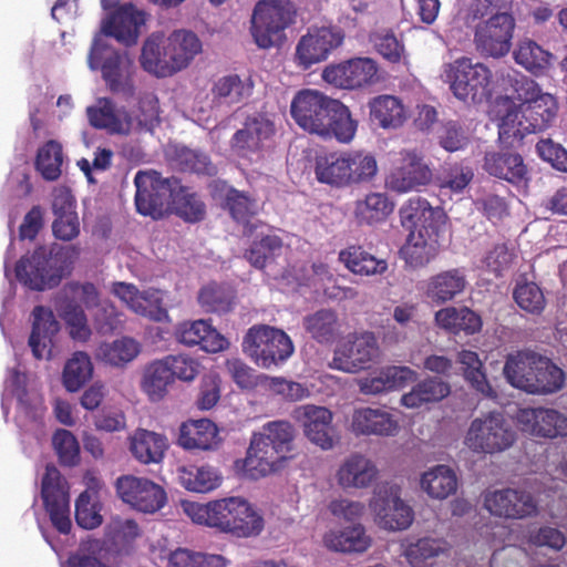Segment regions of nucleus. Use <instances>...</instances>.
I'll return each instance as SVG.
<instances>
[{
	"label": "nucleus",
	"instance_id": "1",
	"mask_svg": "<svg viewBox=\"0 0 567 567\" xmlns=\"http://www.w3.org/2000/svg\"><path fill=\"white\" fill-rule=\"evenodd\" d=\"M399 216L402 227L409 231L401 249L405 262L412 268L426 266L439 254V239L447 221L445 212L431 206L425 198L413 197L401 206Z\"/></svg>",
	"mask_w": 567,
	"mask_h": 567
},
{
	"label": "nucleus",
	"instance_id": "2",
	"mask_svg": "<svg viewBox=\"0 0 567 567\" xmlns=\"http://www.w3.org/2000/svg\"><path fill=\"white\" fill-rule=\"evenodd\" d=\"M183 509L194 523L235 538L257 537L265 527L262 515L240 496L207 503L184 502Z\"/></svg>",
	"mask_w": 567,
	"mask_h": 567
},
{
	"label": "nucleus",
	"instance_id": "3",
	"mask_svg": "<svg viewBox=\"0 0 567 567\" xmlns=\"http://www.w3.org/2000/svg\"><path fill=\"white\" fill-rule=\"evenodd\" d=\"M296 432L289 421H270L262 425L259 433H254L241 461V470L252 480L265 477L281 470L292 457Z\"/></svg>",
	"mask_w": 567,
	"mask_h": 567
},
{
	"label": "nucleus",
	"instance_id": "4",
	"mask_svg": "<svg viewBox=\"0 0 567 567\" xmlns=\"http://www.w3.org/2000/svg\"><path fill=\"white\" fill-rule=\"evenodd\" d=\"M79 252L75 246H39L18 260L16 277L19 282L34 291L55 288L70 274Z\"/></svg>",
	"mask_w": 567,
	"mask_h": 567
},
{
	"label": "nucleus",
	"instance_id": "5",
	"mask_svg": "<svg viewBox=\"0 0 567 567\" xmlns=\"http://www.w3.org/2000/svg\"><path fill=\"white\" fill-rule=\"evenodd\" d=\"M558 102L549 93L529 104H513L501 117L498 135L508 144L522 141L527 134L549 128L558 114Z\"/></svg>",
	"mask_w": 567,
	"mask_h": 567
},
{
	"label": "nucleus",
	"instance_id": "6",
	"mask_svg": "<svg viewBox=\"0 0 567 567\" xmlns=\"http://www.w3.org/2000/svg\"><path fill=\"white\" fill-rule=\"evenodd\" d=\"M89 68L100 70L106 89L125 101L135 96V65L126 52L112 48L103 38L93 40L89 55Z\"/></svg>",
	"mask_w": 567,
	"mask_h": 567
},
{
	"label": "nucleus",
	"instance_id": "7",
	"mask_svg": "<svg viewBox=\"0 0 567 567\" xmlns=\"http://www.w3.org/2000/svg\"><path fill=\"white\" fill-rule=\"evenodd\" d=\"M101 302L96 286L85 281H70L55 297L54 307L60 318L70 329L74 340L86 341L91 336L87 317L82 306L94 309Z\"/></svg>",
	"mask_w": 567,
	"mask_h": 567
},
{
	"label": "nucleus",
	"instance_id": "8",
	"mask_svg": "<svg viewBox=\"0 0 567 567\" xmlns=\"http://www.w3.org/2000/svg\"><path fill=\"white\" fill-rule=\"evenodd\" d=\"M444 81L463 102L482 103L492 96V71L483 63L462 56L444 65Z\"/></svg>",
	"mask_w": 567,
	"mask_h": 567
},
{
	"label": "nucleus",
	"instance_id": "9",
	"mask_svg": "<svg viewBox=\"0 0 567 567\" xmlns=\"http://www.w3.org/2000/svg\"><path fill=\"white\" fill-rule=\"evenodd\" d=\"M296 8L289 0H260L251 17V35L261 49L280 45L285 30L293 23Z\"/></svg>",
	"mask_w": 567,
	"mask_h": 567
},
{
	"label": "nucleus",
	"instance_id": "10",
	"mask_svg": "<svg viewBox=\"0 0 567 567\" xmlns=\"http://www.w3.org/2000/svg\"><path fill=\"white\" fill-rule=\"evenodd\" d=\"M517 433L502 412L492 411L472 420L464 444L474 453L496 454L516 442Z\"/></svg>",
	"mask_w": 567,
	"mask_h": 567
},
{
	"label": "nucleus",
	"instance_id": "11",
	"mask_svg": "<svg viewBox=\"0 0 567 567\" xmlns=\"http://www.w3.org/2000/svg\"><path fill=\"white\" fill-rule=\"evenodd\" d=\"M243 348L264 369L286 362L295 350L290 337L284 330L267 324L250 327L244 337Z\"/></svg>",
	"mask_w": 567,
	"mask_h": 567
},
{
	"label": "nucleus",
	"instance_id": "12",
	"mask_svg": "<svg viewBox=\"0 0 567 567\" xmlns=\"http://www.w3.org/2000/svg\"><path fill=\"white\" fill-rule=\"evenodd\" d=\"M516 28L514 16L508 12H496L482 19L474 27V44L476 50L486 56L503 58L512 48Z\"/></svg>",
	"mask_w": 567,
	"mask_h": 567
},
{
	"label": "nucleus",
	"instance_id": "13",
	"mask_svg": "<svg viewBox=\"0 0 567 567\" xmlns=\"http://www.w3.org/2000/svg\"><path fill=\"white\" fill-rule=\"evenodd\" d=\"M136 187L135 206L137 213L159 219L165 212V205L176 189L178 179L175 177L163 178L155 171H140L134 177Z\"/></svg>",
	"mask_w": 567,
	"mask_h": 567
},
{
	"label": "nucleus",
	"instance_id": "14",
	"mask_svg": "<svg viewBox=\"0 0 567 567\" xmlns=\"http://www.w3.org/2000/svg\"><path fill=\"white\" fill-rule=\"evenodd\" d=\"M379 354L377 337L371 331L349 333L334 350L331 368L355 373L370 367Z\"/></svg>",
	"mask_w": 567,
	"mask_h": 567
},
{
	"label": "nucleus",
	"instance_id": "15",
	"mask_svg": "<svg viewBox=\"0 0 567 567\" xmlns=\"http://www.w3.org/2000/svg\"><path fill=\"white\" fill-rule=\"evenodd\" d=\"M370 508L377 524L389 530L406 529L413 522V511L400 497V488L390 483L377 485Z\"/></svg>",
	"mask_w": 567,
	"mask_h": 567
},
{
	"label": "nucleus",
	"instance_id": "16",
	"mask_svg": "<svg viewBox=\"0 0 567 567\" xmlns=\"http://www.w3.org/2000/svg\"><path fill=\"white\" fill-rule=\"evenodd\" d=\"M433 181V172L424 157L416 151H402L400 158L385 177V187L404 194L420 190Z\"/></svg>",
	"mask_w": 567,
	"mask_h": 567
},
{
	"label": "nucleus",
	"instance_id": "17",
	"mask_svg": "<svg viewBox=\"0 0 567 567\" xmlns=\"http://www.w3.org/2000/svg\"><path fill=\"white\" fill-rule=\"evenodd\" d=\"M41 496L54 528L61 534H69L72 527L69 487L54 465L45 467L41 482Z\"/></svg>",
	"mask_w": 567,
	"mask_h": 567
},
{
	"label": "nucleus",
	"instance_id": "18",
	"mask_svg": "<svg viewBox=\"0 0 567 567\" xmlns=\"http://www.w3.org/2000/svg\"><path fill=\"white\" fill-rule=\"evenodd\" d=\"M322 79L338 89H365L379 82V66L371 58H352L326 66Z\"/></svg>",
	"mask_w": 567,
	"mask_h": 567
},
{
	"label": "nucleus",
	"instance_id": "19",
	"mask_svg": "<svg viewBox=\"0 0 567 567\" xmlns=\"http://www.w3.org/2000/svg\"><path fill=\"white\" fill-rule=\"evenodd\" d=\"M336 100L317 90H300L290 104L291 117L303 131L319 135Z\"/></svg>",
	"mask_w": 567,
	"mask_h": 567
},
{
	"label": "nucleus",
	"instance_id": "20",
	"mask_svg": "<svg viewBox=\"0 0 567 567\" xmlns=\"http://www.w3.org/2000/svg\"><path fill=\"white\" fill-rule=\"evenodd\" d=\"M344 32L339 27H313L308 29L296 47L298 65L309 69L316 63L326 61L332 51L344 41Z\"/></svg>",
	"mask_w": 567,
	"mask_h": 567
},
{
	"label": "nucleus",
	"instance_id": "21",
	"mask_svg": "<svg viewBox=\"0 0 567 567\" xmlns=\"http://www.w3.org/2000/svg\"><path fill=\"white\" fill-rule=\"evenodd\" d=\"M484 507L491 515L505 519H525L538 514V502L522 488H503L484 496Z\"/></svg>",
	"mask_w": 567,
	"mask_h": 567
},
{
	"label": "nucleus",
	"instance_id": "22",
	"mask_svg": "<svg viewBox=\"0 0 567 567\" xmlns=\"http://www.w3.org/2000/svg\"><path fill=\"white\" fill-rule=\"evenodd\" d=\"M275 133V124L266 115H250L245 120L243 127L231 136L230 150L238 157L251 158L264 151Z\"/></svg>",
	"mask_w": 567,
	"mask_h": 567
},
{
	"label": "nucleus",
	"instance_id": "23",
	"mask_svg": "<svg viewBox=\"0 0 567 567\" xmlns=\"http://www.w3.org/2000/svg\"><path fill=\"white\" fill-rule=\"evenodd\" d=\"M116 492L124 503L143 513H155L166 503L164 488L147 478L121 476L116 481Z\"/></svg>",
	"mask_w": 567,
	"mask_h": 567
},
{
	"label": "nucleus",
	"instance_id": "24",
	"mask_svg": "<svg viewBox=\"0 0 567 567\" xmlns=\"http://www.w3.org/2000/svg\"><path fill=\"white\" fill-rule=\"evenodd\" d=\"M297 419L302 425L305 436L321 450H331L338 437L332 425L333 414L324 408L306 404L297 410Z\"/></svg>",
	"mask_w": 567,
	"mask_h": 567
},
{
	"label": "nucleus",
	"instance_id": "25",
	"mask_svg": "<svg viewBox=\"0 0 567 567\" xmlns=\"http://www.w3.org/2000/svg\"><path fill=\"white\" fill-rule=\"evenodd\" d=\"M524 432L533 436L556 439L567 436V416L554 409H524L518 413Z\"/></svg>",
	"mask_w": 567,
	"mask_h": 567
},
{
	"label": "nucleus",
	"instance_id": "26",
	"mask_svg": "<svg viewBox=\"0 0 567 567\" xmlns=\"http://www.w3.org/2000/svg\"><path fill=\"white\" fill-rule=\"evenodd\" d=\"M350 429L355 435L392 436L399 431V423L385 410L358 408L351 415Z\"/></svg>",
	"mask_w": 567,
	"mask_h": 567
},
{
	"label": "nucleus",
	"instance_id": "27",
	"mask_svg": "<svg viewBox=\"0 0 567 567\" xmlns=\"http://www.w3.org/2000/svg\"><path fill=\"white\" fill-rule=\"evenodd\" d=\"M467 284L463 268H451L431 276L425 282L424 293L434 305H444L462 295Z\"/></svg>",
	"mask_w": 567,
	"mask_h": 567
},
{
	"label": "nucleus",
	"instance_id": "28",
	"mask_svg": "<svg viewBox=\"0 0 567 567\" xmlns=\"http://www.w3.org/2000/svg\"><path fill=\"white\" fill-rule=\"evenodd\" d=\"M483 168L488 175L513 185H519L528 181L527 166L518 153L508 151L486 152Z\"/></svg>",
	"mask_w": 567,
	"mask_h": 567
},
{
	"label": "nucleus",
	"instance_id": "29",
	"mask_svg": "<svg viewBox=\"0 0 567 567\" xmlns=\"http://www.w3.org/2000/svg\"><path fill=\"white\" fill-rule=\"evenodd\" d=\"M176 338L185 346H199L209 353L223 351L229 344L223 334L203 319L181 323L176 330Z\"/></svg>",
	"mask_w": 567,
	"mask_h": 567
},
{
	"label": "nucleus",
	"instance_id": "30",
	"mask_svg": "<svg viewBox=\"0 0 567 567\" xmlns=\"http://www.w3.org/2000/svg\"><path fill=\"white\" fill-rule=\"evenodd\" d=\"M375 464L360 453L349 455L339 466L336 478L342 488L369 487L378 476Z\"/></svg>",
	"mask_w": 567,
	"mask_h": 567
},
{
	"label": "nucleus",
	"instance_id": "31",
	"mask_svg": "<svg viewBox=\"0 0 567 567\" xmlns=\"http://www.w3.org/2000/svg\"><path fill=\"white\" fill-rule=\"evenodd\" d=\"M177 442L185 450L209 451L219 444L220 437L210 420H189L181 425Z\"/></svg>",
	"mask_w": 567,
	"mask_h": 567
},
{
	"label": "nucleus",
	"instance_id": "32",
	"mask_svg": "<svg viewBox=\"0 0 567 567\" xmlns=\"http://www.w3.org/2000/svg\"><path fill=\"white\" fill-rule=\"evenodd\" d=\"M33 323L29 338V346L37 359L49 358L51 353L53 336L59 331V322L56 321L52 310L35 306L32 311Z\"/></svg>",
	"mask_w": 567,
	"mask_h": 567
},
{
	"label": "nucleus",
	"instance_id": "33",
	"mask_svg": "<svg viewBox=\"0 0 567 567\" xmlns=\"http://www.w3.org/2000/svg\"><path fill=\"white\" fill-rule=\"evenodd\" d=\"M368 107L370 122L383 130H396L408 118L403 102L394 95L374 96L369 101Z\"/></svg>",
	"mask_w": 567,
	"mask_h": 567
},
{
	"label": "nucleus",
	"instance_id": "34",
	"mask_svg": "<svg viewBox=\"0 0 567 567\" xmlns=\"http://www.w3.org/2000/svg\"><path fill=\"white\" fill-rule=\"evenodd\" d=\"M144 71L158 78L175 73L166 39L162 33H152L144 42L140 58Z\"/></svg>",
	"mask_w": 567,
	"mask_h": 567
},
{
	"label": "nucleus",
	"instance_id": "35",
	"mask_svg": "<svg viewBox=\"0 0 567 567\" xmlns=\"http://www.w3.org/2000/svg\"><path fill=\"white\" fill-rule=\"evenodd\" d=\"M87 118L94 128L105 130L110 134H130V121L125 120V109L116 110L110 97L99 100L97 106L86 110Z\"/></svg>",
	"mask_w": 567,
	"mask_h": 567
},
{
	"label": "nucleus",
	"instance_id": "36",
	"mask_svg": "<svg viewBox=\"0 0 567 567\" xmlns=\"http://www.w3.org/2000/svg\"><path fill=\"white\" fill-rule=\"evenodd\" d=\"M324 546L339 553H364L372 545V538L361 524L342 529L329 530L323 536Z\"/></svg>",
	"mask_w": 567,
	"mask_h": 567
},
{
	"label": "nucleus",
	"instance_id": "37",
	"mask_svg": "<svg viewBox=\"0 0 567 567\" xmlns=\"http://www.w3.org/2000/svg\"><path fill=\"white\" fill-rule=\"evenodd\" d=\"M197 301L206 312L226 315L235 309L237 290L230 284L210 281L199 289Z\"/></svg>",
	"mask_w": 567,
	"mask_h": 567
},
{
	"label": "nucleus",
	"instance_id": "38",
	"mask_svg": "<svg viewBox=\"0 0 567 567\" xmlns=\"http://www.w3.org/2000/svg\"><path fill=\"white\" fill-rule=\"evenodd\" d=\"M254 82L250 76L228 74L214 82L210 93L213 103L217 105L239 104L252 94Z\"/></svg>",
	"mask_w": 567,
	"mask_h": 567
},
{
	"label": "nucleus",
	"instance_id": "39",
	"mask_svg": "<svg viewBox=\"0 0 567 567\" xmlns=\"http://www.w3.org/2000/svg\"><path fill=\"white\" fill-rule=\"evenodd\" d=\"M329 112L328 121L324 122V128L320 131L319 136L324 138H336L338 142L350 143L358 131V121L352 117L350 109L340 100H336Z\"/></svg>",
	"mask_w": 567,
	"mask_h": 567
},
{
	"label": "nucleus",
	"instance_id": "40",
	"mask_svg": "<svg viewBox=\"0 0 567 567\" xmlns=\"http://www.w3.org/2000/svg\"><path fill=\"white\" fill-rule=\"evenodd\" d=\"M166 43L175 73L185 69L202 52V41L196 33L189 30L173 31L166 38Z\"/></svg>",
	"mask_w": 567,
	"mask_h": 567
},
{
	"label": "nucleus",
	"instance_id": "41",
	"mask_svg": "<svg viewBox=\"0 0 567 567\" xmlns=\"http://www.w3.org/2000/svg\"><path fill=\"white\" fill-rule=\"evenodd\" d=\"M393 208L386 194L372 192L355 202L353 216L358 225L373 226L385 221Z\"/></svg>",
	"mask_w": 567,
	"mask_h": 567
},
{
	"label": "nucleus",
	"instance_id": "42",
	"mask_svg": "<svg viewBox=\"0 0 567 567\" xmlns=\"http://www.w3.org/2000/svg\"><path fill=\"white\" fill-rule=\"evenodd\" d=\"M167 446L164 435L144 429L136 430L130 441V451L143 464L159 463Z\"/></svg>",
	"mask_w": 567,
	"mask_h": 567
},
{
	"label": "nucleus",
	"instance_id": "43",
	"mask_svg": "<svg viewBox=\"0 0 567 567\" xmlns=\"http://www.w3.org/2000/svg\"><path fill=\"white\" fill-rule=\"evenodd\" d=\"M346 151L319 154L315 158L318 182L336 188L348 187Z\"/></svg>",
	"mask_w": 567,
	"mask_h": 567
},
{
	"label": "nucleus",
	"instance_id": "44",
	"mask_svg": "<svg viewBox=\"0 0 567 567\" xmlns=\"http://www.w3.org/2000/svg\"><path fill=\"white\" fill-rule=\"evenodd\" d=\"M538 363L534 365L535 373L522 384L527 385V392L532 394L554 393L560 390L565 382V374L560 368L548 358L540 355Z\"/></svg>",
	"mask_w": 567,
	"mask_h": 567
},
{
	"label": "nucleus",
	"instance_id": "45",
	"mask_svg": "<svg viewBox=\"0 0 567 567\" xmlns=\"http://www.w3.org/2000/svg\"><path fill=\"white\" fill-rule=\"evenodd\" d=\"M307 333L321 344H332L340 336L341 323L332 309H319L303 318Z\"/></svg>",
	"mask_w": 567,
	"mask_h": 567
},
{
	"label": "nucleus",
	"instance_id": "46",
	"mask_svg": "<svg viewBox=\"0 0 567 567\" xmlns=\"http://www.w3.org/2000/svg\"><path fill=\"white\" fill-rule=\"evenodd\" d=\"M132 7H121L103 24L102 31L125 45L136 43L141 20Z\"/></svg>",
	"mask_w": 567,
	"mask_h": 567
},
{
	"label": "nucleus",
	"instance_id": "47",
	"mask_svg": "<svg viewBox=\"0 0 567 567\" xmlns=\"http://www.w3.org/2000/svg\"><path fill=\"white\" fill-rule=\"evenodd\" d=\"M436 324L452 333L465 332L473 334L481 330L482 320L478 315L467 307H446L435 312Z\"/></svg>",
	"mask_w": 567,
	"mask_h": 567
},
{
	"label": "nucleus",
	"instance_id": "48",
	"mask_svg": "<svg viewBox=\"0 0 567 567\" xmlns=\"http://www.w3.org/2000/svg\"><path fill=\"white\" fill-rule=\"evenodd\" d=\"M447 382L439 378H426L415 384L410 392L401 398V404L408 409H417L424 404L439 402L450 394Z\"/></svg>",
	"mask_w": 567,
	"mask_h": 567
},
{
	"label": "nucleus",
	"instance_id": "49",
	"mask_svg": "<svg viewBox=\"0 0 567 567\" xmlns=\"http://www.w3.org/2000/svg\"><path fill=\"white\" fill-rule=\"evenodd\" d=\"M140 343L131 337H122L112 342H102L95 353L99 361L111 367L124 368L140 353Z\"/></svg>",
	"mask_w": 567,
	"mask_h": 567
},
{
	"label": "nucleus",
	"instance_id": "50",
	"mask_svg": "<svg viewBox=\"0 0 567 567\" xmlns=\"http://www.w3.org/2000/svg\"><path fill=\"white\" fill-rule=\"evenodd\" d=\"M513 58L517 64L538 76L550 68L553 54L543 49L537 42L524 39L518 42L513 52Z\"/></svg>",
	"mask_w": 567,
	"mask_h": 567
},
{
	"label": "nucleus",
	"instance_id": "51",
	"mask_svg": "<svg viewBox=\"0 0 567 567\" xmlns=\"http://www.w3.org/2000/svg\"><path fill=\"white\" fill-rule=\"evenodd\" d=\"M339 260L348 270L360 276L383 274L388 268L384 259H378L361 246H349L341 250Z\"/></svg>",
	"mask_w": 567,
	"mask_h": 567
},
{
	"label": "nucleus",
	"instance_id": "52",
	"mask_svg": "<svg viewBox=\"0 0 567 567\" xmlns=\"http://www.w3.org/2000/svg\"><path fill=\"white\" fill-rule=\"evenodd\" d=\"M125 120L130 121L132 131H153L161 123L159 102L154 93H145L138 99L136 109L125 110Z\"/></svg>",
	"mask_w": 567,
	"mask_h": 567
},
{
	"label": "nucleus",
	"instance_id": "53",
	"mask_svg": "<svg viewBox=\"0 0 567 567\" xmlns=\"http://www.w3.org/2000/svg\"><path fill=\"white\" fill-rule=\"evenodd\" d=\"M422 488L433 498L444 499L457 489V477L446 465H436L422 475Z\"/></svg>",
	"mask_w": 567,
	"mask_h": 567
},
{
	"label": "nucleus",
	"instance_id": "54",
	"mask_svg": "<svg viewBox=\"0 0 567 567\" xmlns=\"http://www.w3.org/2000/svg\"><path fill=\"white\" fill-rule=\"evenodd\" d=\"M540 354L534 351H517L509 354L504 365V375L514 388L527 392V385L522 384L520 380H529L535 373L534 365L538 363Z\"/></svg>",
	"mask_w": 567,
	"mask_h": 567
},
{
	"label": "nucleus",
	"instance_id": "55",
	"mask_svg": "<svg viewBox=\"0 0 567 567\" xmlns=\"http://www.w3.org/2000/svg\"><path fill=\"white\" fill-rule=\"evenodd\" d=\"M175 214L187 223H198L205 218L206 206L199 196L178 182L171 195Z\"/></svg>",
	"mask_w": 567,
	"mask_h": 567
},
{
	"label": "nucleus",
	"instance_id": "56",
	"mask_svg": "<svg viewBox=\"0 0 567 567\" xmlns=\"http://www.w3.org/2000/svg\"><path fill=\"white\" fill-rule=\"evenodd\" d=\"M181 485L195 493H207L220 484V477L212 466H183L178 468Z\"/></svg>",
	"mask_w": 567,
	"mask_h": 567
},
{
	"label": "nucleus",
	"instance_id": "57",
	"mask_svg": "<svg viewBox=\"0 0 567 567\" xmlns=\"http://www.w3.org/2000/svg\"><path fill=\"white\" fill-rule=\"evenodd\" d=\"M63 159L64 155L61 143L55 140H49L39 147L34 166L43 179L54 182L62 174Z\"/></svg>",
	"mask_w": 567,
	"mask_h": 567
},
{
	"label": "nucleus",
	"instance_id": "58",
	"mask_svg": "<svg viewBox=\"0 0 567 567\" xmlns=\"http://www.w3.org/2000/svg\"><path fill=\"white\" fill-rule=\"evenodd\" d=\"M348 187L371 182L378 173L375 157L362 151H346Z\"/></svg>",
	"mask_w": 567,
	"mask_h": 567
},
{
	"label": "nucleus",
	"instance_id": "59",
	"mask_svg": "<svg viewBox=\"0 0 567 567\" xmlns=\"http://www.w3.org/2000/svg\"><path fill=\"white\" fill-rule=\"evenodd\" d=\"M174 382L165 359L152 362L145 370L142 388L152 401H159Z\"/></svg>",
	"mask_w": 567,
	"mask_h": 567
},
{
	"label": "nucleus",
	"instance_id": "60",
	"mask_svg": "<svg viewBox=\"0 0 567 567\" xmlns=\"http://www.w3.org/2000/svg\"><path fill=\"white\" fill-rule=\"evenodd\" d=\"M282 247L284 243L279 236L266 235L251 243L245 251V258L252 267L264 269L281 254Z\"/></svg>",
	"mask_w": 567,
	"mask_h": 567
},
{
	"label": "nucleus",
	"instance_id": "61",
	"mask_svg": "<svg viewBox=\"0 0 567 567\" xmlns=\"http://www.w3.org/2000/svg\"><path fill=\"white\" fill-rule=\"evenodd\" d=\"M93 364L87 353L78 351L65 363L63 384L70 392L79 391L92 377Z\"/></svg>",
	"mask_w": 567,
	"mask_h": 567
},
{
	"label": "nucleus",
	"instance_id": "62",
	"mask_svg": "<svg viewBox=\"0 0 567 567\" xmlns=\"http://www.w3.org/2000/svg\"><path fill=\"white\" fill-rule=\"evenodd\" d=\"M449 543L443 538L424 537L406 546L404 556L412 567H421L427 560L446 554Z\"/></svg>",
	"mask_w": 567,
	"mask_h": 567
},
{
	"label": "nucleus",
	"instance_id": "63",
	"mask_svg": "<svg viewBox=\"0 0 567 567\" xmlns=\"http://www.w3.org/2000/svg\"><path fill=\"white\" fill-rule=\"evenodd\" d=\"M474 177L473 169L461 163L445 164L436 174L434 181L441 190L461 194Z\"/></svg>",
	"mask_w": 567,
	"mask_h": 567
},
{
	"label": "nucleus",
	"instance_id": "64",
	"mask_svg": "<svg viewBox=\"0 0 567 567\" xmlns=\"http://www.w3.org/2000/svg\"><path fill=\"white\" fill-rule=\"evenodd\" d=\"M224 207L229 212L235 221L244 225L245 235L252 233L255 226L250 225L249 220L256 213L255 205L245 193L229 188L225 196Z\"/></svg>",
	"mask_w": 567,
	"mask_h": 567
}]
</instances>
